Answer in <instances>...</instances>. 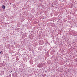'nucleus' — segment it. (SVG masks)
<instances>
[{
	"mask_svg": "<svg viewBox=\"0 0 77 77\" xmlns=\"http://www.w3.org/2000/svg\"><path fill=\"white\" fill-rule=\"evenodd\" d=\"M6 8V7H5V6L3 5L2 6V8L3 9H5Z\"/></svg>",
	"mask_w": 77,
	"mask_h": 77,
	"instance_id": "f257e3e1",
	"label": "nucleus"
},
{
	"mask_svg": "<svg viewBox=\"0 0 77 77\" xmlns=\"http://www.w3.org/2000/svg\"><path fill=\"white\" fill-rule=\"evenodd\" d=\"M0 53H2V51L0 52Z\"/></svg>",
	"mask_w": 77,
	"mask_h": 77,
	"instance_id": "f03ea898",
	"label": "nucleus"
}]
</instances>
